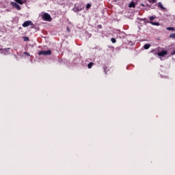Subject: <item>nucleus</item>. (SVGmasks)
Instances as JSON below:
<instances>
[{"instance_id":"1","label":"nucleus","mask_w":175,"mask_h":175,"mask_svg":"<svg viewBox=\"0 0 175 175\" xmlns=\"http://www.w3.org/2000/svg\"><path fill=\"white\" fill-rule=\"evenodd\" d=\"M38 55H51V50L41 51L38 52Z\"/></svg>"},{"instance_id":"2","label":"nucleus","mask_w":175,"mask_h":175,"mask_svg":"<svg viewBox=\"0 0 175 175\" xmlns=\"http://www.w3.org/2000/svg\"><path fill=\"white\" fill-rule=\"evenodd\" d=\"M42 18L43 20H44V21H51V16H50V14H49L48 13H44L42 16Z\"/></svg>"},{"instance_id":"3","label":"nucleus","mask_w":175,"mask_h":175,"mask_svg":"<svg viewBox=\"0 0 175 175\" xmlns=\"http://www.w3.org/2000/svg\"><path fill=\"white\" fill-rule=\"evenodd\" d=\"M29 25H33V23L31 21H26L22 25L24 28H27V27H29Z\"/></svg>"},{"instance_id":"4","label":"nucleus","mask_w":175,"mask_h":175,"mask_svg":"<svg viewBox=\"0 0 175 175\" xmlns=\"http://www.w3.org/2000/svg\"><path fill=\"white\" fill-rule=\"evenodd\" d=\"M12 8H15L17 10H21V7L17 3L11 2Z\"/></svg>"},{"instance_id":"5","label":"nucleus","mask_w":175,"mask_h":175,"mask_svg":"<svg viewBox=\"0 0 175 175\" xmlns=\"http://www.w3.org/2000/svg\"><path fill=\"white\" fill-rule=\"evenodd\" d=\"M157 55H159V57H165V55H167V51H162L161 52H159Z\"/></svg>"},{"instance_id":"6","label":"nucleus","mask_w":175,"mask_h":175,"mask_svg":"<svg viewBox=\"0 0 175 175\" xmlns=\"http://www.w3.org/2000/svg\"><path fill=\"white\" fill-rule=\"evenodd\" d=\"M83 9H84V5H83L82 4H80L77 7V12H81V10H83Z\"/></svg>"},{"instance_id":"7","label":"nucleus","mask_w":175,"mask_h":175,"mask_svg":"<svg viewBox=\"0 0 175 175\" xmlns=\"http://www.w3.org/2000/svg\"><path fill=\"white\" fill-rule=\"evenodd\" d=\"M129 8H136V4L135 3V1H131L129 5Z\"/></svg>"},{"instance_id":"8","label":"nucleus","mask_w":175,"mask_h":175,"mask_svg":"<svg viewBox=\"0 0 175 175\" xmlns=\"http://www.w3.org/2000/svg\"><path fill=\"white\" fill-rule=\"evenodd\" d=\"M150 47H151V44H146L144 46V49L145 50H148V49H150Z\"/></svg>"},{"instance_id":"9","label":"nucleus","mask_w":175,"mask_h":175,"mask_svg":"<svg viewBox=\"0 0 175 175\" xmlns=\"http://www.w3.org/2000/svg\"><path fill=\"white\" fill-rule=\"evenodd\" d=\"M16 3H19V5H23L24 2L22 0H14Z\"/></svg>"},{"instance_id":"10","label":"nucleus","mask_w":175,"mask_h":175,"mask_svg":"<svg viewBox=\"0 0 175 175\" xmlns=\"http://www.w3.org/2000/svg\"><path fill=\"white\" fill-rule=\"evenodd\" d=\"M150 24H152V25H156L157 27L159 26V23L158 22H150Z\"/></svg>"},{"instance_id":"11","label":"nucleus","mask_w":175,"mask_h":175,"mask_svg":"<svg viewBox=\"0 0 175 175\" xmlns=\"http://www.w3.org/2000/svg\"><path fill=\"white\" fill-rule=\"evenodd\" d=\"M92 66H94V63H92V62L89 63L88 65V69H91V68H92Z\"/></svg>"},{"instance_id":"12","label":"nucleus","mask_w":175,"mask_h":175,"mask_svg":"<svg viewBox=\"0 0 175 175\" xmlns=\"http://www.w3.org/2000/svg\"><path fill=\"white\" fill-rule=\"evenodd\" d=\"M166 29L167 31H175V28L172 27H167Z\"/></svg>"},{"instance_id":"13","label":"nucleus","mask_w":175,"mask_h":175,"mask_svg":"<svg viewBox=\"0 0 175 175\" xmlns=\"http://www.w3.org/2000/svg\"><path fill=\"white\" fill-rule=\"evenodd\" d=\"M169 38H170L171 39H175V33H171V34L169 36Z\"/></svg>"},{"instance_id":"14","label":"nucleus","mask_w":175,"mask_h":175,"mask_svg":"<svg viewBox=\"0 0 175 175\" xmlns=\"http://www.w3.org/2000/svg\"><path fill=\"white\" fill-rule=\"evenodd\" d=\"M24 42H28L29 40V38L23 36V37Z\"/></svg>"},{"instance_id":"15","label":"nucleus","mask_w":175,"mask_h":175,"mask_svg":"<svg viewBox=\"0 0 175 175\" xmlns=\"http://www.w3.org/2000/svg\"><path fill=\"white\" fill-rule=\"evenodd\" d=\"M158 5L161 8V9H165V8H163V5H162V3L159 2L158 3Z\"/></svg>"},{"instance_id":"16","label":"nucleus","mask_w":175,"mask_h":175,"mask_svg":"<svg viewBox=\"0 0 175 175\" xmlns=\"http://www.w3.org/2000/svg\"><path fill=\"white\" fill-rule=\"evenodd\" d=\"M111 41L113 43H116V42H117V40H116V38H112L111 39Z\"/></svg>"},{"instance_id":"17","label":"nucleus","mask_w":175,"mask_h":175,"mask_svg":"<svg viewBox=\"0 0 175 175\" xmlns=\"http://www.w3.org/2000/svg\"><path fill=\"white\" fill-rule=\"evenodd\" d=\"M149 19H150V21H152L153 20L155 19V17H154V16H150V17H149Z\"/></svg>"},{"instance_id":"18","label":"nucleus","mask_w":175,"mask_h":175,"mask_svg":"<svg viewBox=\"0 0 175 175\" xmlns=\"http://www.w3.org/2000/svg\"><path fill=\"white\" fill-rule=\"evenodd\" d=\"M91 8V4L88 3L86 5V9H90Z\"/></svg>"},{"instance_id":"19","label":"nucleus","mask_w":175,"mask_h":175,"mask_svg":"<svg viewBox=\"0 0 175 175\" xmlns=\"http://www.w3.org/2000/svg\"><path fill=\"white\" fill-rule=\"evenodd\" d=\"M25 55H27L28 57H29L31 55H29V53L28 52H24Z\"/></svg>"},{"instance_id":"20","label":"nucleus","mask_w":175,"mask_h":175,"mask_svg":"<svg viewBox=\"0 0 175 175\" xmlns=\"http://www.w3.org/2000/svg\"><path fill=\"white\" fill-rule=\"evenodd\" d=\"M150 2H154V3H155L156 2V1L155 0H150Z\"/></svg>"},{"instance_id":"21","label":"nucleus","mask_w":175,"mask_h":175,"mask_svg":"<svg viewBox=\"0 0 175 175\" xmlns=\"http://www.w3.org/2000/svg\"><path fill=\"white\" fill-rule=\"evenodd\" d=\"M104 70H105V73H107V72H106V67H104Z\"/></svg>"},{"instance_id":"22","label":"nucleus","mask_w":175,"mask_h":175,"mask_svg":"<svg viewBox=\"0 0 175 175\" xmlns=\"http://www.w3.org/2000/svg\"><path fill=\"white\" fill-rule=\"evenodd\" d=\"M98 28H102V26L100 25H99L98 26Z\"/></svg>"},{"instance_id":"23","label":"nucleus","mask_w":175,"mask_h":175,"mask_svg":"<svg viewBox=\"0 0 175 175\" xmlns=\"http://www.w3.org/2000/svg\"><path fill=\"white\" fill-rule=\"evenodd\" d=\"M154 51H155V50L153 49L150 51V53H154Z\"/></svg>"}]
</instances>
